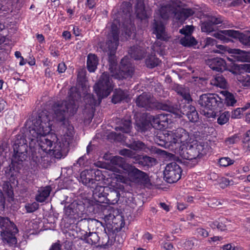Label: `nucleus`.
I'll return each mask as SVG.
<instances>
[{
    "label": "nucleus",
    "mask_w": 250,
    "mask_h": 250,
    "mask_svg": "<svg viewBox=\"0 0 250 250\" xmlns=\"http://www.w3.org/2000/svg\"><path fill=\"white\" fill-rule=\"evenodd\" d=\"M119 45V31L117 25L113 23L111 31L108 34L106 42L102 43L100 48L107 53L109 63V70L111 76L114 79L122 80L131 78L134 74V69L128 58H123L120 62L119 68H116L117 64L116 50Z\"/></svg>",
    "instance_id": "obj_1"
},
{
    "label": "nucleus",
    "mask_w": 250,
    "mask_h": 250,
    "mask_svg": "<svg viewBox=\"0 0 250 250\" xmlns=\"http://www.w3.org/2000/svg\"><path fill=\"white\" fill-rule=\"evenodd\" d=\"M51 117L50 112H42L37 118L32 120V125L29 130L30 146L37 142L36 146L45 154L51 150L53 144V141L49 138L50 136L48 135L53 125Z\"/></svg>",
    "instance_id": "obj_2"
},
{
    "label": "nucleus",
    "mask_w": 250,
    "mask_h": 250,
    "mask_svg": "<svg viewBox=\"0 0 250 250\" xmlns=\"http://www.w3.org/2000/svg\"><path fill=\"white\" fill-rule=\"evenodd\" d=\"M67 108L66 104H56L54 107V113H51L52 123H56L66 128V132L63 135L61 142L68 149L72 143L74 136V127L69 124L68 117L65 114L64 110Z\"/></svg>",
    "instance_id": "obj_3"
},
{
    "label": "nucleus",
    "mask_w": 250,
    "mask_h": 250,
    "mask_svg": "<svg viewBox=\"0 0 250 250\" xmlns=\"http://www.w3.org/2000/svg\"><path fill=\"white\" fill-rule=\"evenodd\" d=\"M162 138L163 136H159ZM164 139H160L162 143L159 144L165 147H171V149H176L181 148L186 144L189 143L191 138L188 133L183 128H178L173 131H167L163 134Z\"/></svg>",
    "instance_id": "obj_4"
},
{
    "label": "nucleus",
    "mask_w": 250,
    "mask_h": 250,
    "mask_svg": "<svg viewBox=\"0 0 250 250\" xmlns=\"http://www.w3.org/2000/svg\"><path fill=\"white\" fill-rule=\"evenodd\" d=\"M136 105L140 107H143L147 110L153 109H161L171 113H177V107H175L171 103L168 101L167 103H161L155 100L151 95L143 93L136 99Z\"/></svg>",
    "instance_id": "obj_5"
},
{
    "label": "nucleus",
    "mask_w": 250,
    "mask_h": 250,
    "mask_svg": "<svg viewBox=\"0 0 250 250\" xmlns=\"http://www.w3.org/2000/svg\"><path fill=\"white\" fill-rule=\"evenodd\" d=\"M119 188L112 186H96L93 190V196L98 203L114 205L118 203L121 195Z\"/></svg>",
    "instance_id": "obj_6"
},
{
    "label": "nucleus",
    "mask_w": 250,
    "mask_h": 250,
    "mask_svg": "<svg viewBox=\"0 0 250 250\" xmlns=\"http://www.w3.org/2000/svg\"><path fill=\"white\" fill-rule=\"evenodd\" d=\"M177 150V152L183 158L192 161L193 165L197 163L198 160L206 154L208 146L204 143H199L193 145L187 144Z\"/></svg>",
    "instance_id": "obj_7"
},
{
    "label": "nucleus",
    "mask_w": 250,
    "mask_h": 250,
    "mask_svg": "<svg viewBox=\"0 0 250 250\" xmlns=\"http://www.w3.org/2000/svg\"><path fill=\"white\" fill-rule=\"evenodd\" d=\"M0 228L3 243L10 246L16 245L17 240L15 234L18 232V229L14 223L7 217L0 216Z\"/></svg>",
    "instance_id": "obj_8"
},
{
    "label": "nucleus",
    "mask_w": 250,
    "mask_h": 250,
    "mask_svg": "<svg viewBox=\"0 0 250 250\" xmlns=\"http://www.w3.org/2000/svg\"><path fill=\"white\" fill-rule=\"evenodd\" d=\"M195 11L191 8H175L170 5L162 6L159 10L161 17L167 19L170 14H173V19L177 21L183 22L189 17L194 14Z\"/></svg>",
    "instance_id": "obj_9"
},
{
    "label": "nucleus",
    "mask_w": 250,
    "mask_h": 250,
    "mask_svg": "<svg viewBox=\"0 0 250 250\" xmlns=\"http://www.w3.org/2000/svg\"><path fill=\"white\" fill-rule=\"evenodd\" d=\"M201 107L208 110H220L223 103V100L216 94L207 93L201 95L198 101Z\"/></svg>",
    "instance_id": "obj_10"
},
{
    "label": "nucleus",
    "mask_w": 250,
    "mask_h": 250,
    "mask_svg": "<svg viewBox=\"0 0 250 250\" xmlns=\"http://www.w3.org/2000/svg\"><path fill=\"white\" fill-rule=\"evenodd\" d=\"M81 96L80 92L76 88H72L69 91V100L68 101H64L55 103L52 106V110L54 112V107L56 104H66L67 107L64 109L67 117L73 116L76 113L79 106V100L81 99Z\"/></svg>",
    "instance_id": "obj_11"
},
{
    "label": "nucleus",
    "mask_w": 250,
    "mask_h": 250,
    "mask_svg": "<svg viewBox=\"0 0 250 250\" xmlns=\"http://www.w3.org/2000/svg\"><path fill=\"white\" fill-rule=\"evenodd\" d=\"M112 89V81L107 72L102 74L98 83L94 86V89L99 98L107 97Z\"/></svg>",
    "instance_id": "obj_12"
},
{
    "label": "nucleus",
    "mask_w": 250,
    "mask_h": 250,
    "mask_svg": "<svg viewBox=\"0 0 250 250\" xmlns=\"http://www.w3.org/2000/svg\"><path fill=\"white\" fill-rule=\"evenodd\" d=\"M182 172L181 167L176 162L170 163L164 171V179L167 183H175L181 178Z\"/></svg>",
    "instance_id": "obj_13"
},
{
    "label": "nucleus",
    "mask_w": 250,
    "mask_h": 250,
    "mask_svg": "<svg viewBox=\"0 0 250 250\" xmlns=\"http://www.w3.org/2000/svg\"><path fill=\"white\" fill-rule=\"evenodd\" d=\"M174 107H177L178 111L177 113H174L176 114H178L180 112L183 115H186L189 121L191 122L195 123L198 121L199 115L194 106L191 105L189 103L180 106V108H178L177 105Z\"/></svg>",
    "instance_id": "obj_14"
},
{
    "label": "nucleus",
    "mask_w": 250,
    "mask_h": 250,
    "mask_svg": "<svg viewBox=\"0 0 250 250\" xmlns=\"http://www.w3.org/2000/svg\"><path fill=\"white\" fill-rule=\"evenodd\" d=\"M128 147L136 151H144L149 154H158L160 150L153 146H147L143 142L137 140L133 141L129 145Z\"/></svg>",
    "instance_id": "obj_15"
},
{
    "label": "nucleus",
    "mask_w": 250,
    "mask_h": 250,
    "mask_svg": "<svg viewBox=\"0 0 250 250\" xmlns=\"http://www.w3.org/2000/svg\"><path fill=\"white\" fill-rule=\"evenodd\" d=\"M93 174L96 175V172L93 169H86L83 171L80 174V181L84 185L90 188L95 189L96 186H99L94 179Z\"/></svg>",
    "instance_id": "obj_16"
},
{
    "label": "nucleus",
    "mask_w": 250,
    "mask_h": 250,
    "mask_svg": "<svg viewBox=\"0 0 250 250\" xmlns=\"http://www.w3.org/2000/svg\"><path fill=\"white\" fill-rule=\"evenodd\" d=\"M102 225V223L97 220L90 218L81 219L79 223L80 229L84 232L96 231Z\"/></svg>",
    "instance_id": "obj_17"
},
{
    "label": "nucleus",
    "mask_w": 250,
    "mask_h": 250,
    "mask_svg": "<svg viewBox=\"0 0 250 250\" xmlns=\"http://www.w3.org/2000/svg\"><path fill=\"white\" fill-rule=\"evenodd\" d=\"M126 169V171L127 172L128 176L134 181H147L148 177L147 174L139 170L132 165H128Z\"/></svg>",
    "instance_id": "obj_18"
},
{
    "label": "nucleus",
    "mask_w": 250,
    "mask_h": 250,
    "mask_svg": "<svg viewBox=\"0 0 250 250\" xmlns=\"http://www.w3.org/2000/svg\"><path fill=\"white\" fill-rule=\"evenodd\" d=\"M153 28L154 29L153 33L156 34L157 39L167 41L170 38L169 35L166 32L165 27L161 21L154 19Z\"/></svg>",
    "instance_id": "obj_19"
},
{
    "label": "nucleus",
    "mask_w": 250,
    "mask_h": 250,
    "mask_svg": "<svg viewBox=\"0 0 250 250\" xmlns=\"http://www.w3.org/2000/svg\"><path fill=\"white\" fill-rule=\"evenodd\" d=\"M191 27L190 26H186L185 28H182L180 30V33L184 34L185 37L181 38L180 42L184 46H192L197 44V42L195 38L191 36Z\"/></svg>",
    "instance_id": "obj_20"
},
{
    "label": "nucleus",
    "mask_w": 250,
    "mask_h": 250,
    "mask_svg": "<svg viewBox=\"0 0 250 250\" xmlns=\"http://www.w3.org/2000/svg\"><path fill=\"white\" fill-rule=\"evenodd\" d=\"M223 20L220 17L212 16L201 25L202 32L210 33L214 30V25L222 23Z\"/></svg>",
    "instance_id": "obj_21"
},
{
    "label": "nucleus",
    "mask_w": 250,
    "mask_h": 250,
    "mask_svg": "<svg viewBox=\"0 0 250 250\" xmlns=\"http://www.w3.org/2000/svg\"><path fill=\"white\" fill-rule=\"evenodd\" d=\"M84 209L83 204L80 202L79 203L77 202H74L67 207L64 208L65 215L68 217L71 218L76 214H79L83 212Z\"/></svg>",
    "instance_id": "obj_22"
},
{
    "label": "nucleus",
    "mask_w": 250,
    "mask_h": 250,
    "mask_svg": "<svg viewBox=\"0 0 250 250\" xmlns=\"http://www.w3.org/2000/svg\"><path fill=\"white\" fill-rule=\"evenodd\" d=\"M206 63L213 70L222 72L226 68V62L220 58H213L206 60Z\"/></svg>",
    "instance_id": "obj_23"
},
{
    "label": "nucleus",
    "mask_w": 250,
    "mask_h": 250,
    "mask_svg": "<svg viewBox=\"0 0 250 250\" xmlns=\"http://www.w3.org/2000/svg\"><path fill=\"white\" fill-rule=\"evenodd\" d=\"M69 149L65 146L59 142L54 144L53 148H51L48 153L57 159H61L65 157Z\"/></svg>",
    "instance_id": "obj_24"
},
{
    "label": "nucleus",
    "mask_w": 250,
    "mask_h": 250,
    "mask_svg": "<svg viewBox=\"0 0 250 250\" xmlns=\"http://www.w3.org/2000/svg\"><path fill=\"white\" fill-rule=\"evenodd\" d=\"M22 143L23 144L22 146L13 147V158L16 162H22L27 158V145Z\"/></svg>",
    "instance_id": "obj_25"
},
{
    "label": "nucleus",
    "mask_w": 250,
    "mask_h": 250,
    "mask_svg": "<svg viewBox=\"0 0 250 250\" xmlns=\"http://www.w3.org/2000/svg\"><path fill=\"white\" fill-rule=\"evenodd\" d=\"M239 35V31L233 30H224L219 31L214 34V36L223 41L224 42H228L230 41L228 37L237 38Z\"/></svg>",
    "instance_id": "obj_26"
},
{
    "label": "nucleus",
    "mask_w": 250,
    "mask_h": 250,
    "mask_svg": "<svg viewBox=\"0 0 250 250\" xmlns=\"http://www.w3.org/2000/svg\"><path fill=\"white\" fill-rule=\"evenodd\" d=\"M132 58L135 60H140L145 58L146 55V50L140 46H133L128 51Z\"/></svg>",
    "instance_id": "obj_27"
},
{
    "label": "nucleus",
    "mask_w": 250,
    "mask_h": 250,
    "mask_svg": "<svg viewBox=\"0 0 250 250\" xmlns=\"http://www.w3.org/2000/svg\"><path fill=\"white\" fill-rule=\"evenodd\" d=\"M81 239L90 245L96 244L99 241L100 238L96 231L84 232L82 231Z\"/></svg>",
    "instance_id": "obj_28"
},
{
    "label": "nucleus",
    "mask_w": 250,
    "mask_h": 250,
    "mask_svg": "<svg viewBox=\"0 0 250 250\" xmlns=\"http://www.w3.org/2000/svg\"><path fill=\"white\" fill-rule=\"evenodd\" d=\"M51 190V188L50 186L41 188L38 191L35 198L36 200L40 203L44 202L50 195Z\"/></svg>",
    "instance_id": "obj_29"
},
{
    "label": "nucleus",
    "mask_w": 250,
    "mask_h": 250,
    "mask_svg": "<svg viewBox=\"0 0 250 250\" xmlns=\"http://www.w3.org/2000/svg\"><path fill=\"white\" fill-rule=\"evenodd\" d=\"M174 89L178 95H180L187 102V103H189L190 102L192 101L189 93V89L188 87L178 85L175 86Z\"/></svg>",
    "instance_id": "obj_30"
},
{
    "label": "nucleus",
    "mask_w": 250,
    "mask_h": 250,
    "mask_svg": "<svg viewBox=\"0 0 250 250\" xmlns=\"http://www.w3.org/2000/svg\"><path fill=\"white\" fill-rule=\"evenodd\" d=\"M210 83L212 85L225 88L227 87V81L223 75L218 74L214 76L212 79L210 81Z\"/></svg>",
    "instance_id": "obj_31"
},
{
    "label": "nucleus",
    "mask_w": 250,
    "mask_h": 250,
    "mask_svg": "<svg viewBox=\"0 0 250 250\" xmlns=\"http://www.w3.org/2000/svg\"><path fill=\"white\" fill-rule=\"evenodd\" d=\"M128 97V94L127 91L121 89L116 90L112 96V102L114 104H117L124 100L127 102Z\"/></svg>",
    "instance_id": "obj_32"
},
{
    "label": "nucleus",
    "mask_w": 250,
    "mask_h": 250,
    "mask_svg": "<svg viewBox=\"0 0 250 250\" xmlns=\"http://www.w3.org/2000/svg\"><path fill=\"white\" fill-rule=\"evenodd\" d=\"M99 60L97 56L93 54H89L87 56V67L89 71L94 72L98 64Z\"/></svg>",
    "instance_id": "obj_33"
},
{
    "label": "nucleus",
    "mask_w": 250,
    "mask_h": 250,
    "mask_svg": "<svg viewBox=\"0 0 250 250\" xmlns=\"http://www.w3.org/2000/svg\"><path fill=\"white\" fill-rule=\"evenodd\" d=\"M3 194H5L7 197V201L11 202L14 199V193L12 186L10 182H4L2 185V191Z\"/></svg>",
    "instance_id": "obj_34"
},
{
    "label": "nucleus",
    "mask_w": 250,
    "mask_h": 250,
    "mask_svg": "<svg viewBox=\"0 0 250 250\" xmlns=\"http://www.w3.org/2000/svg\"><path fill=\"white\" fill-rule=\"evenodd\" d=\"M131 128V120L129 119H124L121 121L119 125L116 127V130H121L123 132L128 133Z\"/></svg>",
    "instance_id": "obj_35"
},
{
    "label": "nucleus",
    "mask_w": 250,
    "mask_h": 250,
    "mask_svg": "<svg viewBox=\"0 0 250 250\" xmlns=\"http://www.w3.org/2000/svg\"><path fill=\"white\" fill-rule=\"evenodd\" d=\"M110 162L113 165L121 167L125 170H126V168L129 165L125 163L124 158L119 156H114L111 159Z\"/></svg>",
    "instance_id": "obj_36"
},
{
    "label": "nucleus",
    "mask_w": 250,
    "mask_h": 250,
    "mask_svg": "<svg viewBox=\"0 0 250 250\" xmlns=\"http://www.w3.org/2000/svg\"><path fill=\"white\" fill-rule=\"evenodd\" d=\"M135 26L129 23L126 25H124V32L122 33V36H124L126 40L131 37H134L135 35Z\"/></svg>",
    "instance_id": "obj_37"
},
{
    "label": "nucleus",
    "mask_w": 250,
    "mask_h": 250,
    "mask_svg": "<svg viewBox=\"0 0 250 250\" xmlns=\"http://www.w3.org/2000/svg\"><path fill=\"white\" fill-rule=\"evenodd\" d=\"M160 62L161 61L152 54L148 56L146 60V64L147 67L151 68L158 66Z\"/></svg>",
    "instance_id": "obj_38"
},
{
    "label": "nucleus",
    "mask_w": 250,
    "mask_h": 250,
    "mask_svg": "<svg viewBox=\"0 0 250 250\" xmlns=\"http://www.w3.org/2000/svg\"><path fill=\"white\" fill-rule=\"evenodd\" d=\"M45 153L42 152V151L36 146L35 149L32 150L31 155V159L34 162H35L36 164H37L40 162L42 158L44 157L43 155Z\"/></svg>",
    "instance_id": "obj_39"
},
{
    "label": "nucleus",
    "mask_w": 250,
    "mask_h": 250,
    "mask_svg": "<svg viewBox=\"0 0 250 250\" xmlns=\"http://www.w3.org/2000/svg\"><path fill=\"white\" fill-rule=\"evenodd\" d=\"M221 93L225 97V103L227 106H233L236 101L233 95L227 91H222Z\"/></svg>",
    "instance_id": "obj_40"
},
{
    "label": "nucleus",
    "mask_w": 250,
    "mask_h": 250,
    "mask_svg": "<svg viewBox=\"0 0 250 250\" xmlns=\"http://www.w3.org/2000/svg\"><path fill=\"white\" fill-rule=\"evenodd\" d=\"M140 162L141 165L143 167H151L155 163L156 159L146 155L142 156V161H140Z\"/></svg>",
    "instance_id": "obj_41"
},
{
    "label": "nucleus",
    "mask_w": 250,
    "mask_h": 250,
    "mask_svg": "<svg viewBox=\"0 0 250 250\" xmlns=\"http://www.w3.org/2000/svg\"><path fill=\"white\" fill-rule=\"evenodd\" d=\"M197 239L195 237L189 238L186 240L184 243V248L186 250H192L197 246Z\"/></svg>",
    "instance_id": "obj_42"
},
{
    "label": "nucleus",
    "mask_w": 250,
    "mask_h": 250,
    "mask_svg": "<svg viewBox=\"0 0 250 250\" xmlns=\"http://www.w3.org/2000/svg\"><path fill=\"white\" fill-rule=\"evenodd\" d=\"M237 38L239 39L240 42L242 44L250 47V32L240 34L239 32V35Z\"/></svg>",
    "instance_id": "obj_43"
},
{
    "label": "nucleus",
    "mask_w": 250,
    "mask_h": 250,
    "mask_svg": "<svg viewBox=\"0 0 250 250\" xmlns=\"http://www.w3.org/2000/svg\"><path fill=\"white\" fill-rule=\"evenodd\" d=\"M86 71L83 69H80L78 71L77 75L78 82L80 83L83 87L85 86V83L86 82Z\"/></svg>",
    "instance_id": "obj_44"
},
{
    "label": "nucleus",
    "mask_w": 250,
    "mask_h": 250,
    "mask_svg": "<svg viewBox=\"0 0 250 250\" xmlns=\"http://www.w3.org/2000/svg\"><path fill=\"white\" fill-rule=\"evenodd\" d=\"M83 100L86 105L92 106L96 104V100L94 98L93 95L89 93H86L83 96Z\"/></svg>",
    "instance_id": "obj_45"
},
{
    "label": "nucleus",
    "mask_w": 250,
    "mask_h": 250,
    "mask_svg": "<svg viewBox=\"0 0 250 250\" xmlns=\"http://www.w3.org/2000/svg\"><path fill=\"white\" fill-rule=\"evenodd\" d=\"M230 116L229 113V112H225L221 114L217 119V122L220 125H224L227 123L229 119V117Z\"/></svg>",
    "instance_id": "obj_46"
},
{
    "label": "nucleus",
    "mask_w": 250,
    "mask_h": 250,
    "mask_svg": "<svg viewBox=\"0 0 250 250\" xmlns=\"http://www.w3.org/2000/svg\"><path fill=\"white\" fill-rule=\"evenodd\" d=\"M39 205L37 202H33L31 204L28 203L25 206V208L28 213L33 212L39 208Z\"/></svg>",
    "instance_id": "obj_47"
},
{
    "label": "nucleus",
    "mask_w": 250,
    "mask_h": 250,
    "mask_svg": "<svg viewBox=\"0 0 250 250\" xmlns=\"http://www.w3.org/2000/svg\"><path fill=\"white\" fill-rule=\"evenodd\" d=\"M137 129L141 132H145L150 127V125L147 122H140L136 124Z\"/></svg>",
    "instance_id": "obj_48"
},
{
    "label": "nucleus",
    "mask_w": 250,
    "mask_h": 250,
    "mask_svg": "<svg viewBox=\"0 0 250 250\" xmlns=\"http://www.w3.org/2000/svg\"><path fill=\"white\" fill-rule=\"evenodd\" d=\"M234 163V161L231 160L229 157H224L222 158L219 159V163L221 166L222 167H227L228 166L231 165L233 164Z\"/></svg>",
    "instance_id": "obj_49"
},
{
    "label": "nucleus",
    "mask_w": 250,
    "mask_h": 250,
    "mask_svg": "<svg viewBox=\"0 0 250 250\" xmlns=\"http://www.w3.org/2000/svg\"><path fill=\"white\" fill-rule=\"evenodd\" d=\"M112 244V241L109 240V236L107 234H105L104 238H103L101 247L104 249H106L108 248L109 246H111Z\"/></svg>",
    "instance_id": "obj_50"
},
{
    "label": "nucleus",
    "mask_w": 250,
    "mask_h": 250,
    "mask_svg": "<svg viewBox=\"0 0 250 250\" xmlns=\"http://www.w3.org/2000/svg\"><path fill=\"white\" fill-rule=\"evenodd\" d=\"M240 140V138L238 134H235L233 136L226 139L225 142L227 145H232L238 143Z\"/></svg>",
    "instance_id": "obj_51"
},
{
    "label": "nucleus",
    "mask_w": 250,
    "mask_h": 250,
    "mask_svg": "<svg viewBox=\"0 0 250 250\" xmlns=\"http://www.w3.org/2000/svg\"><path fill=\"white\" fill-rule=\"evenodd\" d=\"M22 142L24 143V144H27L26 140L25 139V138L22 135H19L17 136L16 139L13 145V147L18 146H22L23 145L22 143Z\"/></svg>",
    "instance_id": "obj_52"
},
{
    "label": "nucleus",
    "mask_w": 250,
    "mask_h": 250,
    "mask_svg": "<svg viewBox=\"0 0 250 250\" xmlns=\"http://www.w3.org/2000/svg\"><path fill=\"white\" fill-rule=\"evenodd\" d=\"M242 64H234L231 66L230 71L234 74H238L243 73L242 68H241Z\"/></svg>",
    "instance_id": "obj_53"
},
{
    "label": "nucleus",
    "mask_w": 250,
    "mask_h": 250,
    "mask_svg": "<svg viewBox=\"0 0 250 250\" xmlns=\"http://www.w3.org/2000/svg\"><path fill=\"white\" fill-rule=\"evenodd\" d=\"M166 115L164 114H160L156 115L155 117H153L152 121L154 123L160 124L161 122H166L167 118L165 119Z\"/></svg>",
    "instance_id": "obj_54"
},
{
    "label": "nucleus",
    "mask_w": 250,
    "mask_h": 250,
    "mask_svg": "<svg viewBox=\"0 0 250 250\" xmlns=\"http://www.w3.org/2000/svg\"><path fill=\"white\" fill-rule=\"evenodd\" d=\"M239 81L242 83L244 86H250V76L246 75L245 76H240L238 78Z\"/></svg>",
    "instance_id": "obj_55"
},
{
    "label": "nucleus",
    "mask_w": 250,
    "mask_h": 250,
    "mask_svg": "<svg viewBox=\"0 0 250 250\" xmlns=\"http://www.w3.org/2000/svg\"><path fill=\"white\" fill-rule=\"evenodd\" d=\"M119 153L121 155L126 156L129 158L133 157V156L134 155V153L132 151L126 148L120 150Z\"/></svg>",
    "instance_id": "obj_56"
},
{
    "label": "nucleus",
    "mask_w": 250,
    "mask_h": 250,
    "mask_svg": "<svg viewBox=\"0 0 250 250\" xmlns=\"http://www.w3.org/2000/svg\"><path fill=\"white\" fill-rule=\"evenodd\" d=\"M137 16L141 19H145L146 18V13L144 9V6L143 4L141 5L140 9H138L136 11Z\"/></svg>",
    "instance_id": "obj_57"
},
{
    "label": "nucleus",
    "mask_w": 250,
    "mask_h": 250,
    "mask_svg": "<svg viewBox=\"0 0 250 250\" xmlns=\"http://www.w3.org/2000/svg\"><path fill=\"white\" fill-rule=\"evenodd\" d=\"M196 232L198 235L203 237H207L208 236V231L202 228H197Z\"/></svg>",
    "instance_id": "obj_58"
},
{
    "label": "nucleus",
    "mask_w": 250,
    "mask_h": 250,
    "mask_svg": "<svg viewBox=\"0 0 250 250\" xmlns=\"http://www.w3.org/2000/svg\"><path fill=\"white\" fill-rule=\"evenodd\" d=\"M5 208V197L3 193L0 191V209L2 211L4 210Z\"/></svg>",
    "instance_id": "obj_59"
},
{
    "label": "nucleus",
    "mask_w": 250,
    "mask_h": 250,
    "mask_svg": "<svg viewBox=\"0 0 250 250\" xmlns=\"http://www.w3.org/2000/svg\"><path fill=\"white\" fill-rule=\"evenodd\" d=\"M233 182L232 180H229L227 178H223L221 182L220 183V186L222 188H225L228 186L232 185Z\"/></svg>",
    "instance_id": "obj_60"
},
{
    "label": "nucleus",
    "mask_w": 250,
    "mask_h": 250,
    "mask_svg": "<svg viewBox=\"0 0 250 250\" xmlns=\"http://www.w3.org/2000/svg\"><path fill=\"white\" fill-rule=\"evenodd\" d=\"M8 150V145L6 143H2L0 145V156H3V157H4V155H3V153H5L7 152V150Z\"/></svg>",
    "instance_id": "obj_61"
},
{
    "label": "nucleus",
    "mask_w": 250,
    "mask_h": 250,
    "mask_svg": "<svg viewBox=\"0 0 250 250\" xmlns=\"http://www.w3.org/2000/svg\"><path fill=\"white\" fill-rule=\"evenodd\" d=\"M242 112H243L242 108H237L232 112L231 118L233 119L240 118Z\"/></svg>",
    "instance_id": "obj_62"
},
{
    "label": "nucleus",
    "mask_w": 250,
    "mask_h": 250,
    "mask_svg": "<svg viewBox=\"0 0 250 250\" xmlns=\"http://www.w3.org/2000/svg\"><path fill=\"white\" fill-rule=\"evenodd\" d=\"M232 53L235 54L239 55L242 58L240 59L241 61H244L246 59V58L244 57V56H246V52L245 51L241 50L240 49H233Z\"/></svg>",
    "instance_id": "obj_63"
},
{
    "label": "nucleus",
    "mask_w": 250,
    "mask_h": 250,
    "mask_svg": "<svg viewBox=\"0 0 250 250\" xmlns=\"http://www.w3.org/2000/svg\"><path fill=\"white\" fill-rule=\"evenodd\" d=\"M66 69V66L64 62H61L58 64V71L59 73L64 72Z\"/></svg>",
    "instance_id": "obj_64"
}]
</instances>
